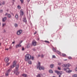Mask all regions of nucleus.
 <instances>
[{
  "instance_id": "e433bc0d",
  "label": "nucleus",
  "mask_w": 77,
  "mask_h": 77,
  "mask_svg": "<svg viewBox=\"0 0 77 77\" xmlns=\"http://www.w3.org/2000/svg\"><path fill=\"white\" fill-rule=\"evenodd\" d=\"M22 51H24V48L23 47H22Z\"/></svg>"
},
{
  "instance_id": "ddd939ff",
  "label": "nucleus",
  "mask_w": 77,
  "mask_h": 77,
  "mask_svg": "<svg viewBox=\"0 0 77 77\" xmlns=\"http://www.w3.org/2000/svg\"><path fill=\"white\" fill-rule=\"evenodd\" d=\"M20 15L23 16V15H24V12H23V11H22V10H20Z\"/></svg>"
},
{
  "instance_id": "f704fd0d",
  "label": "nucleus",
  "mask_w": 77,
  "mask_h": 77,
  "mask_svg": "<svg viewBox=\"0 0 77 77\" xmlns=\"http://www.w3.org/2000/svg\"><path fill=\"white\" fill-rule=\"evenodd\" d=\"M5 2L3 1L2 3V5H5Z\"/></svg>"
},
{
  "instance_id": "9d476101",
  "label": "nucleus",
  "mask_w": 77,
  "mask_h": 77,
  "mask_svg": "<svg viewBox=\"0 0 77 77\" xmlns=\"http://www.w3.org/2000/svg\"><path fill=\"white\" fill-rule=\"evenodd\" d=\"M71 66V64L68 63L67 64H64V66H65V67H69V66Z\"/></svg>"
},
{
  "instance_id": "c9c22d12",
  "label": "nucleus",
  "mask_w": 77,
  "mask_h": 77,
  "mask_svg": "<svg viewBox=\"0 0 77 77\" xmlns=\"http://www.w3.org/2000/svg\"><path fill=\"white\" fill-rule=\"evenodd\" d=\"M52 57L53 58H56V56L54 55H53Z\"/></svg>"
},
{
  "instance_id": "6e6552de",
  "label": "nucleus",
  "mask_w": 77,
  "mask_h": 77,
  "mask_svg": "<svg viewBox=\"0 0 77 77\" xmlns=\"http://www.w3.org/2000/svg\"><path fill=\"white\" fill-rule=\"evenodd\" d=\"M37 42H36L35 41H32V44L33 45H34V46H36V44Z\"/></svg>"
},
{
  "instance_id": "7c9ffc66",
  "label": "nucleus",
  "mask_w": 77,
  "mask_h": 77,
  "mask_svg": "<svg viewBox=\"0 0 77 77\" xmlns=\"http://www.w3.org/2000/svg\"><path fill=\"white\" fill-rule=\"evenodd\" d=\"M17 8L18 9H21V7L20 5H18L17 6Z\"/></svg>"
},
{
  "instance_id": "473e14b6",
  "label": "nucleus",
  "mask_w": 77,
  "mask_h": 77,
  "mask_svg": "<svg viewBox=\"0 0 77 77\" xmlns=\"http://www.w3.org/2000/svg\"><path fill=\"white\" fill-rule=\"evenodd\" d=\"M0 13H2V12H3V10H1L0 11Z\"/></svg>"
},
{
  "instance_id": "c85d7f7f",
  "label": "nucleus",
  "mask_w": 77,
  "mask_h": 77,
  "mask_svg": "<svg viewBox=\"0 0 77 77\" xmlns=\"http://www.w3.org/2000/svg\"><path fill=\"white\" fill-rule=\"evenodd\" d=\"M62 55H63V57H64L66 56V54H63Z\"/></svg>"
},
{
  "instance_id": "603ef678",
  "label": "nucleus",
  "mask_w": 77,
  "mask_h": 77,
  "mask_svg": "<svg viewBox=\"0 0 77 77\" xmlns=\"http://www.w3.org/2000/svg\"><path fill=\"white\" fill-rule=\"evenodd\" d=\"M76 71H77V67L75 69Z\"/></svg>"
},
{
  "instance_id": "1a4fd4ad",
  "label": "nucleus",
  "mask_w": 77,
  "mask_h": 77,
  "mask_svg": "<svg viewBox=\"0 0 77 77\" xmlns=\"http://www.w3.org/2000/svg\"><path fill=\"white\" fill-rule=\"evenodd\" d=\"M7 20V17H5L4 18H2V22H5L6 20Z\"/></svg>"
},
{
  "instance_id": "b1692460",
  "label": "nucleus",
  "mask_w": 77,
  "mask_h": 77,
  "mask_svg": "<svg viewBox=\"0 0 77 77\" xmlns=\"http://www.w3.org/2000/svg\"><path fill=\"white\" fill-rule=\"evenodd\" d=\"M45 42H46V43H48V44H49V41H45Z\"/></svg>"
},
{
  "instance_id": "864d4df0",
  "label": "nucleus",
  "mask_w": 77,
  "mask_h": 77,
  "mask_svg": "<svg viewBox=\"0 0 77 77\" xmlns=\"http://www.w3.org/2000/svg\"><path fill=\"white\" fill-rule=\"evenodd\" d=\"M27 1L28 2H29L30 1V0H27Z\"/></svg>"
},
{
  "instance_id": "a19ab883",
  "label": "nucleus",
  "mask_w": 77,
  "mask_h": 77,
  "mask_svg": "<svg viewBox=\"0 0 77 77\" xmlns=\"http://www.w3.org/2000/svg\"><path fill=\"white\" fill-rule=\"evenodd\" d=\"M58 69L59 70H60V69H60V67H58Z\"/></svg>"
},
{
  "instance_id": "72a5a7b5",
  "label": "nucleus",
  "mask_w": 77,
  "mask_h": 77,
  "mask_svg": "<svg viewBox=\"0 0 77 77\" xmlns=\"http://www.w3.org/2000/svg\"><path fill=\"white\" fill-rule=\"evenodd\" d=\"M29 47H30V45H28L27 46V48H29Z\"/></svg>"
},
{
  "instance_id": "ea45409f",
  "label": "nucleus",
  "mask_w": 77,
  "mask_h": 77,
  "mask_svg": "<svg viewBox=\"0 0 77 77\" xmlns=\"http://www.w3.org/2000/svg\"><path fill=\"white\" fill-rule=\"evenodd\" d=\"M58 65H61V63H58Z\"/></svg>"
},
{
  "instance_id": "3c124183",
  "label": "nucleus",
  "mask_w": 77,
  "mask_h": 77,
  "mask_svg": "<svg viewBox=\"0 0 77 77\" xmlns=\"http://www.w3.org/2000/svg\"><path fill=\"white\" fill-rule=\"evenodd\" d=\"M1 1H0V6H2V4H1Z\"/></svg>"
},
{
  "instance_id": "e2e57ef3",
  "label": "nucleus",
  "mask_w": 77,
  "mask_h": 77,
  "mask_svg": "<svg viewBox=\"0 0 77 77\" xmlns=\"http://www.w3.org/2000/svg\"><path fill=\"white\" fill-rule=\"evenodd\" d=\"M11 14H12V15H13V13H11Z\"/></svg>"
},
{
  "instance_id": "f3484780",
  "label": "nucleus",
  "mask_w": 77,
  "mask_h": 77,
  "mask_svg": "<svg viewBox=\"0 0 77 77\" xmlns=\"http://www.w3.org/2000/svg\"><path fill=\"white\" fill-rule=\"evenodd\" d=\"M49 72H50V73H53V70H50Z\"/></svg>"
},
{
  "instance_id": "a878e982",
  "label": "nucleus",
  "mask_w": 77,
  "mask_h": 77,
  "mask_svg": "<svg viewBox=\"0 0 77 77\" xmlns=\"http://www.w3.org/2000/svg\"><path fill=\"white\" fill-rule=\"evenodd\" d=\"M44 56L43 55V54H42V55H41V57L42 58H43L44 57Z\"/></svg>"
},
{
  "instance_id": "de8ad7c7",
  "label": "nucleus",
  "mask_w": 77,
  "mask_h": 77,
  "mask_svg": "<svg viewBox=\"0 0 77 77\" xmlns=\"http://www.w3.org/2000/svg\"><path fill=\"white\" fill-rule=\"evenodd\" d=\"M64 69V71H66V69Z\"/></svg>"
},
{
  "instance_id": "69168bd1",
  "label": "nucleus",
  "mask_w": 77,
  "mask_h": 77,
  "mask_svg": "<svg viewBox=\"0 0 77 77\" xmlns=\"http://www.w3.org/2000/svg\"><path fill=\"white\" fill-rule=\"evenodd\" d=\"M14 0H13V1H14Z\"/></svg>"
},
{
  "instance_id": "4468645a",
  "label": "nucleus",
  "mask_w": 77,
  "mask_h": 77,
  "mask_svg": "<svg viewBox=\"0 0 77 77\" xmlns=\"http://www.w3.org/2000/svg\"><path fill=\"white\" fill-rule=\"evenodd\" d=\"M67 69H68L69 70L67 72L68 73H70V72H72V70H69V68H67Z\"/></svg>"
},
{
  "instance_id": "cd10ccee",
  "label": "nucleus",
  "mask_w": 77,
  "mask_h": 77,
  "mask_svg": "<svg viewBox=\"0 0 77 77\" xmlns=\"http://www.w3.org/2000/svg\"><path fill=\"white\" fill-rule=\"evenodd\" d=\"M22 42H23V41H20L19 44V45H21V44Z\"/></svg>"
},
{
  "instance_id": "4d7b16f0",
  "label": "nucleus",
  "mask_w": 77,
  "mask_h": 77,
  "mask_svg": "<svg viewBox=\"0 0 77 77\" xmlns=\"http://www.w3.org/2000/svg\"><path fill=\"white\" fill-rule=\"evenodd\" d=\"M59 77H61V76L60 75H59Z\"/></svg>"
},
{
  "instance_id": "c756f323",
  "label": "nucleus",
  "mask_w": 77,
  "mask_h": 77,
  "mask_svg": "<svg viewBox=\"0 0 77 77\" xmlns=\"http://www.w3.org/2000/svg\"><path fill=\"white\" fill-rule=\"evenodd\" d=\"M20 2H21V3H23V2H24L23 0H20Z\"/></svg>"
},
{
  "instance_id": "0e129e2a",
  "label": "nucleus",
  "mask_w": 77,
  "mask_h": 77,
  "mask_svg": "<svg viewBox=\"0 0 77 77\" xmlns=\"http://www.w3.org/2000/svg\"><path fill=\"white\" fill-rule=\"evenodd\" d=\"M38 40H39V38H38Z\"/></svg>"
},
{
  "instance_id": "39448f33",
  "label": "nucleus",
  "mask_w": 77,
  "mask_h": 77,
  "mask_svg": "<svg viewBox=\"0 0 77 77\" xmlns=\"http://www.w3.org/2000/svg\"><path fill=\"white\" fill-rule=\"evenodd\" d=\"M55 72L57 73V75H59V74L60 75H62V72L61 71L59 72L57 70H55Z\"/></svg>"
},
{
  "instance_id": "5fc2aeb1",
  "label": "nucleus",
  "mask_w": 77,
  "mask_h": 77,
  "mask_svg": "<svg viewBox=\"0 0 77 77\" xmlns=\"http://www.w3.org/2000/svg\"><path fill=\"white\" fill-rule=\"evenodd\" d=\"M41 56V55H38V57H40Z\"/></svg>"
},
{
  "instance_id": "4c0bfd02",
  "label": "nucleus",
  "mask_w": 77,
  "mask_h": 77,
  "mask_svg": "<svg viewBox=\"0 0 77 77\" xmlns=\"http://www.w3.org/2000/svg\"><path fill=\"white\" fill-rule=\"evenodd\" d=\"M57 53L58 54H60V52H59V51H58L57 52Z\"/></svg>"
},
{
  "instance_id": "58836bf2",
  "label": "nucleus",
  "mask_w": 77,
  "mask_h": 77,
  "mask_svg": "<svg viewBox=\"0 0 77 77\" xmlns=\"http://www.w3.org/2000/svg\"><path fill=\"white\" fill-rule=\"evenodd\" d=\"M33 50V51H36V49H35V48H33V49H32Z\"/></svg>"
},
{
  "instance_id": "6e6d98bb",
  "label": "nucleus",
  "mask_w": 77,
  "mask_h": 77,
  "mask_svg": "<svg viewBox=\"0 0 77 77\" xmlns=\"http://www.w3.org/2000/svg\"><path fill=\"white\" fill-rule=\"evenodd\" d=\"M5 50H9V49H8V48L5 49Z\"/></svg>"
},
{
  "instance_id": "2f4dec72",
  "label": "nucleus",
  "mask_w": 77,
  "mask_h": 77,
  "mask_svg": "<svg viewBox=\"0 0 77 77\" xmlns=\"http://www.w3.org/2000/svg\"><path fill=\"white\" fill-rule=\"evenodd\" d=\"M37 77H41V75L39 74H38V75H37Z\"/></svg>"
},
{
  "instance_id": "423d86ee",
  "label": "nucleus",
  "mask_w": 77,
  "mask_h": 77,
  "mask_svg": "<svg viewBox=\"0 0 77 77\" xmlns=\"http://www.w3.org/2000/svg\"><path fill=\"white\" fill-rule=\"evenodd\" d=\"M11 69H9L8 70V71H7L6 73H5V75L6 76H8L9 75V73L10 72V71H11Z\"/></svg>"
},
{
  "instance_id": "37998d69",
  "label": "nucleus",
  "mask_w": 77,
  "mask_h": 77,
  "mask_svg": "<svg viewBox=\"0 0 77 77\" xmlns=\"http://www.w3.org/2000/svg\"><path fill=\"white\" fill-rule=\"evenodd\" d=\"M8 13H6L5 14V16H7L8 15Z\"/></svg>"
},
{
  "instance_id": "393cba45",
  "label": "nucleus",
  "mask_w": 77,
  "mask_h": 77,
  "mask_svg": "<svg viewBox=\"0 0 77 77\" xmlns=\"http://www.w3.org/2000/svg\"><path fill=\"white\" fill-rule=\"evenodd\" d=\"M29 64H32V61H29L28 62Z\"/></svg>"
},
{
  "instance_id": "412c9836",
  "label": "nucleus",
  "mask_w": 77,
  "mask_h": 77,
  "mask_svg": "<svg viewBox=\"0 0 77 77\" xmlns=\"http://www.w3.org/2000/svg\"><path fill=\"white\" fill-rule=\"evenodd\" d=\"M15 17H16V18H18V15L16 14L15 16Z\"/></svg>"
},
{
  "instance_id": "f8f14e48",
  "label": "nucleus",
  "mask_w": 77,
  "mask_h": 77,
  "mask_svg": "<svg viewBox=\"0 0 77 77\" xmlns=\"http://www.w3.org/2000/svg\"><path fill=\"white\" fill-rule=\"evenodd\" d=\"M21 47V45L19 44V45H16V47L17 48H18V47Z\"/></svg>"
},
{
  "instance_id": "0eeeda50",
  "label": "nucleus",
  "mask_w": 77,
  "mask_h": 77,
  "mask_svg": "<svg viewBox=\"0 0 77 77\" xmlns=\"http://www.w3.org/2000/svg\"><path fill=\"white\" fill-rule=\"evenodd\" d=\"M22 30H20L19 31H18L17 32V34L18 35H20L21 33H22Z\"/></svg>"
},
{
  "instance_id": "a211bd4d",
  "label": "nucleus",
  "mask_w": 77,
  "mask_h": 77,
  "mask_svg": "<svg viewBox=\"0 0 77 77\" xmlns=\"http://www.w3.org/2000/svg\"><path fill=\"white\" fill-rule=\"evenodd\" d=\"M50 66L51 68H53V66H54V64H51L50 65Z\"/></svg>"
},
{
  "instance_id": "2eb2a0df",
  "label": "nucleus",
  "mask_w": 77,
  "mask_h": 77,
  "mask_svg": "<svg viewBox=\"0 0 77 77\" xmlns=\"http://www.w3.org/2000/svg\"><path fill=\"white\" fill-rule=\"evenodd\" d=\"M22 76L24 77H27V75L26 74H22Z\"/></svg>"
},
{
  "instance_id": "bb28decb",
  "label": "nucleus",
  "mask_w": 77,
  "mask_h": 77,
  "mask_svg": "<svg viewBox=\"0 0 77 77\" xmlns=\"http://www.w3.org/2000/svg\"><path fill=\"white\" fill-rule=\"evenodd\" d=\"M5 26H6V23H3L2 24V27H4Z\"/></svg>"
},
{
  "instance_id": "13d9d810",
  "label": "nucleus",
  "mask_w": 77,
  "mask_h": 77,
  "mask_svg": "<svg viewBox=\"0 0 77 77\" xmlns=\"http://www.w3.org/2000/svg\"><path fill=\"white\" fill-rule=\"evenodd\" d=\"M7 11L8 12V11H9V10H7Z\"/></svg>"
},
{
  "instance_id": "a18cd8bd",
  "label": "nucleus",
  "mask_w": 77,
  "mask_h": 77,
  "mask_svg": "<svg viewBox=\"0 0 77 77\" xmlns=\"http://www.w3.org/2000/svg\"><path fill=\"white\" fill-rule=\"evenodd\" d=\"M9 64H10V63H7V66L9 65Z\"/></svg>"
},
{
  "instance_id": "8fccbe9b",
  "label": "nucleus",
  "mask_w": 77,
  "mask_h": 77,
  "mask_svg": "<svg viewBox=\"0 0 77 77\" xmlns=\"http://www.w3.org/2000/svg\"><path fill=\"white\" fill-rule=\"evenodd\" d=\"M12 44H15V42H13L12 43Z\"/></svg>"
},
{
  "instance_id": "680f3d73",
  "label": "nucleus",
  "mask_w": 77,
  "mask_h": 77,
  "mask_svg": "<svg viewBox=\"0 0 77 77\" xmlns=\"http://www.w3.org/2000/svg\"><path fill=\"white\" fill-rule=\"evenodd\" d=\"M11 47H10L9 48V49H11Z\"/></svg>"
},
{
  "instance_id": "f03ea898",
  "label": "nucleus",
  "mask_w": 77,
  "mask_h": 77,
  "mask_svg": "<svg viewBox=\"0 0 77 77\" xmlns=\"http://www.w3.org/2000/svg\"><path fill=\"white\" fill-rule=\"evenodd\" d=\"M31 58H32V57H31V55L29 54H27L25 56V61L26 62L30 60L31 59Z\"/></svg>"
},
{
  "instance_id": "79ce46f5",
  "label": "nucleus",
  "mask_w": 77,
  "mask_h": 77,
  "mask_svg": "<svg viewBox=\"0 0 77 77\" xmlns=\"http://www.w3.org/2000/svg\"><path fill=\"white\" fill-rule=\"evenodd\" d=\"M31 59L32 60H33V59H34V57H32Z\"/></svg>"
},
{
  "instance_id": "aec40b11",
  "label": "nucleus",
  "mask_w": 77,
  "mask_h": 77,
  "mask_svg": "<svg viewBox=\"0 0 77 77\" xmlns=\"http://www.w3.org/2000/svg\"><path fill=\"white\" fill-rule=\"evenodd\" d=\"M53 51H54L55 52H56V49H55V48H53Z\"/></svg>"
},
{
  "instance_id": "c03bdc74",
  "label": "nucleus",
  "mask_w": 77,
  "mask_h": 77,
  "mask_svg": "<svg viewBox=\"0 0 77 77\" xmlns=\"http://www.w3.org/2000/svg\"><path fill=\"white\" fill-rule=\"evenodd\" d=\"M71 58H72V57H69V59H71Z\"/></svg>"
},
{
  "instance_id": "dca6fc26",
  "label": "nucleus",
  "mask_w": 77,
  "mask_h": 77,
  "mask_svg": "<svg viewBox=\"0 0 77 77\" xmlns=\"http://www.w3.org/2000/svg\"><path fill=\"white\" fill-rule=\"evenodd\" d=\"M23 21L25 22V23H26L27 22V20H26V17H24L23 18Z\"/></svg>"
},
{
  "instance_id": "bf43d9fd",
  "label": "nucleus",
  "mask_w": 77,
  "mask_h": 77,
  "mask_svg": "<svg viewBox=\"0 0 77 77\" xmlns=\"http://www.w3.org/2000/svg\"><path fill=\"white\" fill-rule=\"evenodd\" d=\"M1 26V23L0 22V26Z\"/></svg>"
},
{
  "instance_id": "20e7f679",
  "label": "nucleus",
  "mask_w": 77,
  "mask_h": 77,
  "mask_svg": "<svg viewBox=\"0 0 77 77\" xmlns=\"http://www.w3.org/2000/svg\"><path fill=\"white\" fill-rule=\"evenodd\" d=\"M13 65H11L10 66V69H10V70H11V69H12V68H14V67H15V66H17V65L16 64V62H15V61H14L13 62Z\"/></svg>"
},
{
  "instance_id": "5701e85b",
  "label": "nucleus",
  "mask_w": 77,
  "mask_h": 77,
  "mask_svg": "<svg viewBox=\"0 0 77 77\" xmlns=\"http://www.w3.org/2000/svg\"><path fill=\"white\" fill-rule=\"evenodd\" d=\"M8 18H11V14H9L8 15Z\"/></svg>"
},
{
  "instance_id": "49530a36",
  "label": "nucleus",
  "mask_w": 77,
  "mask_h": 77,
  "mask_svg": "<svg viewBox=\"0 0 77 77\" xmlns=\"http://www.w3.org/2000/svg\"><path fill=\"white\" fill-rule=\"evenodd\" d=\"M5 32H6V30H4V32L3 33H5Z\"/></svg>"
},
{
  "instance_id": "4be33fe9",
  "label": "nucleus",
  "mask_w": 77,
  "mask_h": 77,
  "mask_svg": "<svg viewBox=\"0 0 77 77\" xmlns=\"http://www.w3.org/2000/svg\"><path fill=\"white\" fill-rule=\"evenodd\" d=\"M14 26H15L16 27H18V24L17 23H15L14 24Z\"/></svg>"
},
{
  "instance_id": "052dcab7",
  "label": "nucleus",
  "mask_w": 77,
  "mask_h": 77,
  "mask_svg": "<svg viewBox=\"0 0 77 77\" xmlns=\"http://www.w3.org/2000/svg\"><path fill=\"white\" fill-rule=\"evenodd\" d=\"M66 60V59L65 60Z\"/></svg>"
},
{
  "instance_id": "9b49d317",
  "label": "nucleus",
  "mask_w": 77,
  "mask_h": 77,
  "mask_svg": "<svg viewBox=\"0 0 77 77\" xmlns=\"http://www.w3.org/2000/svg\"><path fill=\"white\" fill-rule=\"evenodd\" d=\"M5 62H6L7 63L8 62H9V59L8 58H5Z\"/></svg>"
},
{
  "instance_id": "09e8293b",
  "label": "nucleus",
  "mask_w": 77,
  "mask_h": 77,
  "mask_svg": "<svg viewBox=\"0 0 77 77\" xmlns=\"http://www.w3.org/2000/svg\"><path fill=\"white\" fill-rule=\"evenodd\" d=\"M37 33L36 31H35V32H34V35H35V34H36Z\"/></svg>"
},
{
  "instance_id": "7ed1b4c3",
  "label": "nucleus",
  "mask_w": 77,
  "mask_h": 77,
  "mask_svg": "<svg viewBox=\"0 0 77 77\" xmlns=\"http://www.w3.org/2000/svg\"><path fill=\"white\" fill-rule=\"evenodd\" d=\"M37 68H39V70H41V69H43L44 70L45 68L44 67L41 66V63L40 62H38V64H37Z\"/></svg>"
},
{
  "instance_id": "f257e3e1",
  "label": "nucleus",
  "mask_w": 77,
  "mask_h": 77,
  "mask_svg": "<svg viewBox=\"0 0 77 77\" xmlns=\"http://www.w3.org/2000/svg\"><path fill=\"white\" fill-rule=\"evenodd\" d=\"M18 68H19V64H18L17 65L16 67L14 70V73H16V75H18L20 74V72H18Z\"/></svg>"
},
{
  "instance_id": "6ab92c4d",
  "label": "nucleus",
  "mask_w": 77,
  "mask_h": 77,
  "mask_svg": "<svg viewBox=\"0 0 77 77\" xmlns=\"http://www.w3.org/2000/svg\"><path fill=\"white\" fill-rule=\"evenodd\" d=\"M73 77H77V74H75L72 75Z\"/></svg>"
}]
</instances>
